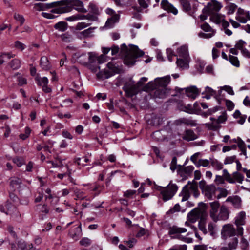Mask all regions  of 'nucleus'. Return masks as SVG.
Returning a JSON list of instances; mask_svg holds the SVG:
<instances>
[{
	"mask_svg": "<svg viewBox=\"0 0 250 250\" xmlns=\"http://www.w3.org/2000/svg\"><path fill=\"white\" fill-rule=\"evenodd\" d=\"M40 65L42 68L45 70H48L51 68L48 59L46 57L43 56L40 60Z\"/></svg>",
	"mask_w": 250,
	"mask_h": 250,
	"instance_id": "32",
	"label": "nucleus"
},
{
	"mask_svg": "<svg viewBox=\"0 0 250 250\" xmlns=\"http://www.w3.org/2000/svg\"><path fill=\"white\" fill-rule=\"evenodd\" d=\"M229 62L235 67H238L240 66L239 61L237 57L229 55Z\"/></svg>",
	"mask_w": 250,
	"mask_h": 250,
	"instance_id": "45",
	"label": "nucleus"
},
{
	"mask_svg": "<svg viewBox=\"0 0 250 250\" xmlns=\"http://www.w3.org/2000/svg\"><path fill=\"white\" fill-rule=\"evenodd\" d=\"M15 47L21 51H22L25 49V45L19 41H17L15 42Z\"/></svg>",
	"mask_w": 250,
	"mask_h": 250,
	"instance_id": "63",
	"label": "nucleus"
},
{
	"mask_svg": "<svg viewBox=\"0 0 250 250\" xmlns=\"http://www.w3.org/2000/svg\"><path fill=\"white\" fill-rule=\"evenodd\" d=\"M95 27H90L87 29L83 30L79 34V36L80 38H87L92 36V34L93 32V30Z\"/></svg>",
	"mask_w": 250,
	"mask_h": 250,
	"instance_id": "36",
	"label": "nucleus"
},
{
	"mask_svg": "<svg viewBox=\"0 0 250 250\" xmlns=\"http://www.w3.org/2000/svg\"><path fill=\"white\" fill-rule=\"evenodd\" d=\"M229 215V212L228 208L225 206H222L220 207L219 213L217 215L218 220H227Z\"/></svg>",
	"mask_w": 250,
	"mask_h": 250,
	"instance_id": "21",
	"label": "nucleus"
},
{
	"mask_svg": "<svg viewBox=\"0 0 250 250\" xmlns=\"http://www.w3.org/2000/svg\"><path fill=\"white\" fill-rule=\"evenodd\" d=\"M177 168V158L176 157H173L172 159V161L170 164V168L172 171H174Z\"/></svg>",
	"mask_w": 250,
	"mask_h": 250,
	"instance_id": "62",
	"label": "nucleus"
},
{
	"mask_svg": "<svg viewBox=\"0 0 250 250\" xmlns=\"http://www.w3.org/2000/svg\"><path fill=\"white\" fill-rule=\"evenodd\" d=\"M246 42L242 40H240L237 42L235 44V47L236 49L240 50L241 51L244 49V46L246 45Z\"/></svg>",
	"mask_w": 250,
	"mask_h": 250,
	"instance_id": "52",
	"label": "nucleus"
},
{
	"mask_svg": "<svg viewBox=\"0 0 250 250\" xmlns=\"http://www.w3.org/2000/svg\"><path fill=\"white\" fill-rule=\"evenodd\" d=\"M237 235V228L231 224H227L223 226L221 230V238L226 241L231 237Z\"/></svg>",
	"mask_w": 250,
	"mask_h": 250,
	"instance_id": "6",
	"label": "nucleus"
},
{
	"mask_svg": "<svg viewBox=\"0 0 250 250\" xmlns=\"http://www.w3.org/2000/svg\"><path fill=\"white\" fill-rule=\"evenodd\" d=\"M219 107L217 106L214 107L212 108L209 109L208 111L203 113L205 117L212 115L219 110Z\"/></svg>",
	"mask_w": 250,
	"mask_h": 250,
	"instance_id": "55",
	"label": "nucleus"
},
{
	"mask_svg": "<svg viewBox=\"0 0 250 250\" xmlns=\"http://www.w3.org/2000/svg\"><path fill=\"white\" fill-rule=\"evenodd\" d=\"M18 246L21 250H35L32 244H27L23 241H20L18 242Z\"/></svg>",
	"mask_w": 250,
	"mask_h": 250,
	"instance_id": "31",
	"label": "nucleus"
},
{
	"mask_svg": "<svg viewBox=\"0 0 250 250\" xmlns=\"http://www.w3.org/2000/svg\"><path fill=\"white\" fill-rule=\"evenodd\" d=\"M223 17L218 14H214L211 16L210 19V20L217 24L221 23L222 21Z\"/></svg>",
	"mask_w": 250,
	"mask_h": 250,
	"instance_id": "44",
	"label": "nucleus"
},
{
	"mask_svg": "<svg viewBox=\"0 0 250 250\" xmlns=\"http://www.w3.org/2000/svg\"><path fill=\"white\" fill-rule=\"evenodd\" d=\"M246 213L244 211L239 212L235 218L234 224L237 226V235L242 236L244 229L242 226L246 224Z\"/></svg>",
	"mask_w": 250,
	"mask_h": 250,
	"instance_id": "11",
	"label": "nucleus"
},
{
	"mask_svg": "<svg viewBox=\"0 0 250 250\" xmlns=\"http://www.w3.org/2000/svg\"><path fill=\"white\" fill-rule=\"evenodd\" d=\"M199 186L205 197L208 200H213L216 197L217 188L213 184L208 185L205 180L199 183Z\"/></svg>",
	"mask_w": 250,
	"mask_h": 250,
	"instance_id": "4",
	"label": "nucleus"
},
{
	"mask_svg": "<svg viewBox=\"0 0 250 250\" xmlns=\"http://www.w3.org/2000/svg\"><path fill=\"white\" fill-rule=\"evenodd\" d=\"M210 163V161H209L208 160L200 159L198 161V162H197V164H196V166L198 167H199L200 166H202L204 167H207L209 165Z\"/></svg>",
	"mask_w": 250,
	"mask_h": 250,
	"instance_id": "49",
	"label": "nucleus"
},
{
	"mask_svg": "<svg viewBox=\"0 0 250 250\" xmlns=\"http://www.w3.org/2000/svg\"><path fill=\"white\" fill-rule=\"evenodd\" d=\"M236 19L241 23H246L248 20H250V15L249 11L239 8L236 13Z\"/></svg>",
	"mask_w": 250,
	"mask_h": 250,
	"instance_id": "15",
	"label": "nucleus"
},
{
	"mask_svg": "<svg viewBox=\"0 0 250 250\" xmlns=\"http://www.w3.org/2000/svg\"><path fill=\"white\" fill-rule=\"evenodd\" d=\"M123 89L125 93L126 96L132 97L136 95L140 90L139 86L131 80L126 82L123 87Z\"/></svg>",
	"mask_w": 250,
	"mask_h": 250,
	"instance_id": "9",
	"label": "nucleus"
},
{
	"mask_svg": "<svg viewBox=\"0 0 250 250\" xmlns=\"http://www.w3.org/2000/svg\"><path fill=\"white\" fill-rule=\"evenodd\" d=\"M61 38L62 41L65 42H70L73 41V37L72 35L68 32L62 34L61 36Z\"/></svg>",
	"mask_w": 250,
	"mask_h": 250,
	"instance_id": "47",
	"label": "nucleus"
},
{
	"mask_svg": "<svg viewBox=\"0 0 250 250\" xmlns=\"http://www.w3.org/2000/svg\"><path fill=\"white\" fill-rule=\"evenodd\" d=\"M217 189L220 192L219 194L216 196L217 199L225 197L228 195V191L226 189L222 188H217Z\"/></svg>",
	"mask_w": 250,
	"mask_h": 250,
	"instance_id": "48",
	"label": "nucleus"
},
{
	"mask_svg": "<svg viewBox=\"0 0 250 250\" xmlns=\"http://www.w3.org/2000/svg\"><path fill=\"white\" fill-rule=\"evenodd\" d=\"M214 182L217 185L223 184L225 183V179L222 176L217 175Z\"/></svg>",
	"mask_w": 250,
	"mask_h": 250,
	"instance_id": "61",
	"label": "nucleus"
},
{
	"mask_svg": "<svg viewBox=\"0 0 250 250\" xmlns=\"http://www.w3.org/2000/svg\"><path fill=\"white\" fill-rule=\"evenodd\" d=\"M226 202H231L235 208H239L241 207V200L238 196H229L227 199Z\"/></svg>",
	"mask_w": 250,
	"mask_h": 250,
	"instance_id": "29",
	"label": "nucleus"
},
{
	"mask_svg": "<svg viewBox=\"0 0 250 250\" xmlns=\"http://www.w3.org/2000/svg\"><path fill=\"white\" fill-rule=\"evenodd\" d=\"M189 189H190L192 192L198 189V186L197 183H191L189 181L188 184L183 187L182 190L179 195L180 197H182L181 199V202L188 201V200L189 198L190 194Z\"/></svg>",
	"mask_w": 250,
	"mask_h": 250,
	"instance_id": "8",
	"label": "nucleus"
},
{
	"mask_svg": "<svg viewBox=\"0 0 250 250\" xmlns=\"http://www.w3.org/2000/svg\"><path fill=\"white\" fill-rule=\"evenodd\" d=\"M109 70H104L99 72L97 74L98 78L101 79H108L115 73H119L120 71V65L114 61L110 62L107 64Z\"/></svg>",
	"mask_w": 250,
	"mask_h": 250,
	"instance_id": "5",
	"label": "nucleus"
},
{
	"mask_svg": "<svg viewBox=\"0 0 250 250\" xmlns=\"http://www.w3.org/2000/svg\"><path fill=\"white\" fill-rule=\"evenodd\" d=\"M183 111L187 113L192 114L194 113V108L191 104H188L184 107Z\"/></svg>",
	"mask_w": 250,
	"mask_h": 250,
	"instance_id": "56",
	"label": "nucleus"
},
{
	"mask_svg": "<svg viewBox=\"0 0 250 250\" xmlns=\"http://www.w3.org/2000/svg\"><path fill=\"white\" fill-rule=\"evenodd\" d=\"M138 2L141 7L146 9L150 4V0H138Z\"/></svg>",
	"mask_w": 250,
	"mask_h": 250,
	"instance_id": "50",
	"label": "nucleus"
},
{
	"mask_svg": "<svg viewBox=\"0 0 250 250\" xmlns=\"http://www.w3.org/2000/svg\"><path fill=\"white\" fill-rule=\"evenodd\" d=\"M81 226L72 228L69 232V236L74 240H78L81 235Z\"/></svg>",
	"mask_w": 250,
	"mask_h": 250,
	"instance_id": "24",
	"label": "nucleus"
},
{
	"mask_svg": "<svg viewBox=\"0 0 250 250\" xmlns=\"http://www.w3.org/2000/svg\"><path fill=\"white\" fill-rule=\"evenodd\" d=\"M166 88H158L154 91V96L156 98H164L166 96Z\"/></svg>",
	"mask_w": 250,
	"mask_h": 250,
	"instance_id": "34",
	"label": "nucleus"
},
{
	"mask_svg": "<svg viewBox=\"0 0 250 250\" xmlns=\"http://www.w3.org/2000/svg\"><path fill=\"white\" fill-rule=\"evenodd\" d=\"M181 210V207L179 204H176L174 206L169 209L167 212V214H173L176 212H179Z\"/></svg>",
	"mask_w": 250,
	"mask_h": 250,
	"instance_id": "54",
	"label": "nucleus"
},
{
	"mask_svg": "<svg viewBox=\"0 0 250 250\" xmlns=\"http://www.w3.org/2000/svg\"><path fill=\"white\" fill-rule=\"evenodd\" d=\"M211 165L217 170H220L223 167V164L216 159H210Z\"/></svg>",
	"mask_w": 250,
	"mask_h": 250,
	"instance_id": "40",
	"label": "nucleus"
},
{
	"mask_svg": "<svg viewBox=\"0 0 250 250\" xmlns=\"http://www.w3.org/2000/svg\"><path fill=\"white\" fill-rule=\"evenodd\" d=\"M238 243V239L237 237L234 236L229 239L228 243V247L230 250H235L237 248Z\"/></svg>",
	"mask_w": 250,
	"mask_h": 250,
	"instance_id": "33",
	"label": "nucleus"
},
{
	"mask_svg": "<svg viewBox=\"0 0 250 250\" xmlns=\"http://www.w3.org/2000/svg\"><path fill=\"white\" fill-rule=\"evenodd\" d=\"M199 228L200 230H201L204 234H206L207 233V230L206 228L203 219H201V220L199 222Z\"/></svg>",
	"mask_w": 250,
	"mask_h": 250,
	"instance_id": "59",
	"label": "nucleus"
},
{
	"mask_svg": "<svg viewBox=\"0 0 250 250\" xmlns=\"http://www.w3.org/2000/svg\"><path fill=\"white\" fill-rule=\"evenodd\" d=\"M0 210L1 212L10 215H12L17 211L16 206L9 201L6 202L4 206H1Z\"/></svg>",
	"mask_w": 250,
	"mask_h": 250,
	"instance_id": "18",
	"label": "nucleus"
},
{
	"mask_svg": "<svg viewBox=\"0 0 250 250\" xmlns=\"http://www.w3.org/2000/svg\"><path fill=\"white\" fill-rule=\"evenodd\" d=\"M175 123L177 125H181L184 124L191 126H196L197 125L195 121L185 118H180L176 120Z\"/></svg>",
	"mask_w": 250,
	"mask_h": 250,
	"instance_id": "22",
	"label": "nucleus"
},
{
	"mask_svg": "<svg viewBox=\"0 0 250 250\" xmlns=\"http://www.w3.org/2000/svg\"><path fill=\"white\" fill-rule=\"evenodd\" d=\"M177 53L179 57H181L185 60H188L189 57L188 46L184 45L179 47L177 50Z\"/></svg>",
	"mask_w": 250,
	"mask_h": 250,
	"instance_id": "27",
	"label": "nucleus"
},
{
	"mask_svg": "<svg viewBox=\"0 0 250 250\" xmlns=\"http://www.w3.org/2000/svg\"><path fill=\"white\" fill-rule=\"evenodd\" d=\"M161 8L168 13H172L174 15L178 14V10L167 0H162L161 2Z\"/></svg>",
	"mask_w": 250,
	"mask_h": 250,
	"instance_id": "16",
	"label": "nucleus"
},
{
	"mask_svg": "<svg viewBox=\"0 0 250 250\" xmlns=\"http://www.w3.org/2000/svg\"><path fill=\"white\" fill-rule=\"evenodd\" d=\"M240 248L242 250H249V244L246 239L243 237V235L241 236L240 242Z\"/></svg>",
	"mask_w": 250,
	"mask_h": 250,
	"instance_id": "42",
	"label": "nucleus"
},
{
	"mask_svg": "<svg viewBox=\"0 0 250 250\" xmlns=\"http://www.w3.org/2000/svg\"><path fill=\"white\" fill-rule=\"evenodd\" d=\"M179 3L184 12L189 13L191 11L192 7L189 0H179Z\"/></svg>",
	"mask_w": 250,
	"mask_h": 250,
	"instance_id": "28",
	"label": "nucleus"
},
{
	"mask_svg": "<svg viewBox=\"0 0 250 250\" xmlns=\"http://www.w3.org/2000/svg\"><path fill=\"white\" fill-rule=\"evenodd\" d=\"M35 81L38 85L42 87L43 92L46 93H50L52 91L51 88L48 86V80L47 77H41L37 76L35 78Z\"/></svg>",
	"mask_w": 250,
	"mask_h": 250,
	"instance_id": "14",
	"label": "nucleus"
},
{
	"mask_svg": "<svg viewBox=\"0 0 250 250\" xmlns=\"http://www.w3.org/2000/svg\"><path fill=\"white\" fill-rule=\"evenodd\" d=\"M121 50V52L125 54L124 62L127 65H133L135 62V59L142 56L144 54L137 46L131 45L130 49H128L125 43L122 45Z\"/></svg>",
	"mask_w": 250,
	"mask_h": 250,
	"instance_id": "2",
	"label": "nucleus"
},
{
	"mask_svg": "<svg viewBox=\"0 0 250 250\" xmlns=\"http://www.w3.org/2000/svg\"><path fill=\"white\" fill-rule=\"evenodd\" d=\"M197 135L191 129H187L185 131L182 138L188 141L194 140L197 138Z\"/></svg>",
	"mask_w": 250,
	"mask_h": 250,
	"instance_id": "25",
	"label": "nucleus"
},
{
	"mask_svg": "<svg viewBox=\"0 0 250 250\" xmlns=\"http://www.w3.org/2000/svg\"><path fill=\"white\" fill-rule=\"evenodd\" d=\"M54 27L59 31L64 32L67 29V23L64 21H60L56 23Z\"/></svg>",
	"mask_w": 250,
	"mask_h": 250,
	"instance_id": "35",
	"label": "nucleus"
},
{
	"mask_svg": "<svg viewBox=\"0 0 250 250\" xmlns=\"http://www.w3.org/2000/svg\"><path fill=\"white\" fill-rule=\"evenodd\" d=\"M170 81V77L169 76H167L165 77L161 78L158 80L159 85L162 88H166L167 85L169 83Z\"/></svg>",
	"mask_w": 250,
	"mask_h": 250,
	"instance_id": "37",
	"label": "nucleus"
},
{
	"mask_svg": "<svg viewBox=\"0 0 250 250\" xmlns=\"http://www.w3.org/2000/svg\"><path fill=\"white\" fill-rule=\"evenodd\" d=\"M52 8H54L51 10V13L42 12V16L47 19H54L56 16L53 13L62 14L69 12L73 8L82 13L87 12V10L83 7V2L79 0H73L70 4H68L66 1H60L47 4L37 3L34 6V8L37 10H44Z\"/></svg>",
	"mask_w": 250,
	"mask_h": 250,
	"instance_id": "1",
	"label": "nucleus"
},
{
	"mask_svg": "<svg viewBox=\"0 0 250 250\" xmlns=\"http://www.w3.org/2000/svg\"><path fill=\"white\" fill-rule=\"evenodd\" d=\"M227 120L226 114L225 112H223L221 115H220L217 120L216 123H207L206 124V126L208 127L211 129H216L218 127L219 124L223 123Z\"/></svg>",
	"mask_w": 250,
	"mask_h": 250,
	"instance_id": "20",
	"label": "nucleus"
},
{
	"mask_svg": "<svg viewBox=\"0 0 250 250\" xmlns=\"http://www.w3.org/2000/svg\"><path fill=\"white\" fill-rule=\"evenodd\" d=\"M30 132H31V129L29 127H26L25 129V133L21 134L20 135L19 137L22 140H24L29 137V136L30 134Z\"/></svg>",
	"mask_w": 250,
	"mask_h": 250,
	"instance_id": "51",
	"label": "nucleus"
},
{
	"mask_svg": "<svg viewBox=\"0 0 250 250\" xmlns=\"http://www.w3.org/2000/svg\"><path fill=\"white\" fill-rule=\"evenodd\" d=\"M187 230L185 228L173 226L169 228L168 234L171 238L178 239L184 241L186 238L183 236L181 234L187 232Z\"/></svg>",
	"mask_w": 250,
	"mask_h": 250,
	"instance_id": "12",
	"label": "nucleus"
},
{
	"mask_svg": "<svg viewBox=\"0 0 250 250\" xmlns=\"http://www.w3.org/2000/svg\"><path fill=\"white\" fill-rule=\"evenodd\" d=\"M186 92L187 96L192 99H195L199 95L198 89L194 86L186 88Z\"/></svg>",
	"mask_w": 250,
	"mask_h": 250,
	"instance_id": "23",
	"label": "nucleus"
},
{
	"mask_svg": "<svg viewBox=\"0 0 250 250\" xmlns=\"http://www.w3.org/2000/svg\"><path fill=\"white\" fill-rule=\"evenodd\" d=\"M236 160V156L235 155H233L232 156H228L227 157L224 162V164H230L233 162H235Z\"/></svg>",
	"mask_w": 250,
	"mask_h": 250,
	"instance_id": "53",
	"label": "nucleus"
},
{
	"mask_svg": "<svg viewBox=\"0 0 250 250\" xmlns=\"http://www.w3.org/2000/svg\"><path fill=\"white\" fill-rule=\"evenodd\" d=\"M9 65L13 70H17L21 67V61L18 59H14L10 62Z\"/></svg>",
	"mask_w": 250,
	"mask_h": 250,
	"instance_id": "38",
	"label": "nucleus"
},
{
	"mask_svg": "<svg viewBox=\"0 0 250 250\" xmlns=\"http://www.w3.org/2000/svg\"><path fill=\"white\" fill-rule=\"evenodd\" d=\"M224 179L229 183H235V180L232 178V176L228 172L227 170H223V176Z\"/></svg>",
	"mask_w": 250,
	"mask_h": 250,
	"instance_id": "41",
	"label": "nucleus"
},
{
	"mask_svg": "<svg viewBox=\"0 0 250 250\" xmlns=\"http://www.w3.org/2000/svg\"><path fill=\"white\" fill-rule=\"evenodd\" d=\"M178 189V187L176 184L171 181L168 185L165 187H160L159 191L163 200L165 202L169 200L175 195Z\"/></svg>",
	"mask_w": 250,
	"mask_h": 250,
	"instance_id": "3",
	"label": "nucleus"
},
{
	"mask_svg": "<svg viewBox=\"0 0 250 250\" xmlns=\"http://www.w3.org/2000/svg\"><path fill=\"white\" fill-rule=\"evenodd\" d=\"M232 177L235 180V183L237 182L240 184L242 183L244 178L243 175L238 171L233 172Z\"/></svg>",
	"mask_w": 250,
	"mask_h": 250,
	"instance_id": "39",
	"label": "nucleus"
},
{
	"mask_svg": "<svg viewBox=\"0 0 250 250\" xmlns=\"http://www.w3.org/2000/svg\"><path fill=\"white\" fill-rule=\"evenodd\" d=\"M88 62L87 63L86 65L90 64H96L97 63V56H96L95 54L92 52H89L88 53Z\"/></svg>",
	"mask_w": 250,
	"mask_h": 250,
	"instance_id": "43",
	"label": "nucleus"
},
{
	"mask_svg": "<svg viewBox=\"0 0 250 250\" xmlns=\"http://www.w3.org/2000/svg\"><path fill=\"white\" fill-rule=\"evenodd\" d=\"M177 66L182 68H187L188 66L187 60H185L184 58H178L176 61Z\"/></svg>",
	"mask_w": 250,
	"mask_h": 250,
	"instance_id": "46",
	"label": "nucleus"
},
{
	"mask_svg": "<svg viewBox=\"0 0 250 250\" xmlns=\"http://www.w3.org/2000/svg\"><path fill=\"white\" fill-rule=\"evenodd\" d=\"M106 13L108 14L111 15V17L107 20L106 22L105 26L106 27H110L109 24L110 23L113 24L118 21L119 19L120 16L119 15L116 14L115 11L109 8H108L105 10Z\"/></svg>",
	"mask_w": 250,
	"mask_h": 250,
	"instance_id": "17",
	"label": "nucleus"
},
{
	"mask_svg": "<svg viewBox=\"0 0 250 250\" xmlns=\"http://www.w3.org/2000/svg\"><path fill=\"white\" fill-rule=\"evenodd\" d=\"M189 189H190L192 192L198 189V186L197 183H191L189 181L188 184L183 187L182 190L179 195L180 197H182L181 199V202L188 201V200L189 198L190 194Z\"/></svg>",
	"mask_w": 250,
	"mask_h": 250,
	"instance_id": "7",
	"label": "nucleus"
},
{
	"mask_svg": "<svg viewBox=\"0 0 250 250\" xmlns=\"http://www.w3.org/2000/svg\"><path fill=\"white\" fill-rule=\"evenodd\" d=\"M221 8L220 3L215 0H212L208 3L207 5L203 9L204 13L211 14L218 11Z\"/></svg>",
	"mask_w": 250,
	"mask_h": 250,
	"instance_id": "13",
	"label": "nucleus"
},
{
	"mask_svg": "<svg viewBox=\"0 0 250 250\" xmlns=\"http://www.w3.org/2000/svg\"><path fill=\"white\" fill-rule=\"evenodd\" d=\"M13 162L18 167H21L24 164L23 159L21 158L16 157L13 159Z\"/></svg>",
	"mask_w": 250,
	"mask_h": 250,
	"instance_id": "57",
	"label": "nucleus"
},
{
	"mask_svg": "<svg viewBox=\"0 0 250 250\" xmlns=\"http://www.w3.org/2000/svg\"><path fill=\"white\" fill-rule=\"evenodd\" d=\"M36 210L39 212V213L42 214H41V216L42 217V219L43 218V216H45L46 214L49 213V208L47 206V205L44 204H39L36 206Z\"/></svg>",
	"mask_w": 250,
	"mask_h": 250,
	"instance_id": "26",
	"label": "nucleus"
},
{
	"mask_svg": "<svg viewBox=\"0 0 250 250\" xmlns=\"http://www.w3.org/2000/svg\"><path fill=\"white\" fill-rule=\"evenodd\" d=\"M80 243L81 245L87 247L91 243V241L88 238H83L80 241Z\"/></svg>",
	"mask_w": 250,
	"mask_h": 250,
	"instance_id": "60",
	"label": "nucleus"
},
{
	"mask_svg": "<svg viewBox=\"0 0 250 250\" xmlns=\"http://www.w3.org/2000/svg\"><path fill=\"white\" fill-rule=\"evenodd\" d=\"M14 19L20 22V25H22L25 21V19L22 15L15 13L14 15Z\"/></svg>",
	"mask_w": 250,
	"mask_h": 250,
	"instance_id": "58",
	"label": "nucleus"
},
{
	"mask_svg": "<svg viewBox=\"0 0 250 250\" xmlns=\"http://www.w3.org/2000/svg\"><path fill=\"white\" fill-rule=\"evenodd\" d=\"M210 206L211 207V209L210 210V217L212 219V220L216 222L217 221V212L218 211V208L220 207V203L218 201H214L211 203H210Z\"/></svg>",
	"mask_w": 250,
	"mask_h": 250,
	"instance_id": "19",
	"label": "nucleus"
},
{
	"mask_svg": "<svg viewBox=\"0 0 250 250\" xmlns=\"http://www.w3.org/2000/svg\"><path fill=\"white\" fill-rule=\"evenodd\" d=\"M194 167L192 166H189L184 168L183 172L187 175H189L192 173Z\"/></svg>",
	"mask_w": 250,
	"mask_h": 250,
	"instance_id": "64",
	"label": "nucleus"
},
{
	"mask_svg": "<svg viewBox=\"0 0 250 250\" xmlns=\"http://www.w3.org/2000/svg\"><path fill=\"white\" fill-rule=\"evenodd\" d=\"M21 183V180L16 177L11 178L10 182V186L13 190H15L16 188L20 187Z\"/></svg>",
	"mask_w": 250,
	"mask_h": 250,
	"instance_id": "30",
	"label": "nucleus"
},
{
	"mask_svg": "<svg viewBox=\"0 0 250 250\" xmlns=\"http://www.w3.org/2000/svg\"><path fill=\"white\" fill-rule=\"evenodd\" d=\"M205 213L204 208H196L188 214L187 219L191 223H195L200 218L203 219Z\"/></svg>",
	"mask_w": 250,
	"mask_h": 250,
	"instance_id": "10",
	"label": "nucleus"
}]
</instances>
